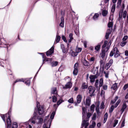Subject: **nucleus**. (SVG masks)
I'll use <instances>...</instances> for the list:
<instances>
[{
	"mask_svg": "<svg viewBox=\"0 0 128 128\" xmlns=\"http://www.w3.org/2000/svg\"><path fill=\"white\" fill-rule=\"evenodd\" d=\"M92 115V114L90 112H88L87 113V116L88 118H89Z\"/></svg>",
	"mask_w": 128,
	"mask_h": 128,
	"instance_id": "69168bd1",
	"label": "nucleus"
},
{
	"mask_svg": "<svg viewBox=\"0 0 128 128\" xmlns=\"http://www.w3.org/2000/svg\"><path fill=\"white\" fill-rule=\"evenodd\" d=\"M62 102V100H59L57 102V104L58 106Z\"/></svg>",
	"mask_w": 128,
	"mask_h": 128,
	"instance_id": "774afa93",
	"label": "nucleus"
},
{
	"mask_svg": "<svg viewBox=\"0 0 128 128\" xmlns=\"http://www.w3.org/2000/svg\"><path fill=\"white\" fill-rule=\"evenodd\" d=\"M117 84L115 83L111 87V88L113 89L114 90H116L117 88Z\"/></svg>",
	"mask_w": 128,
	"mask_h": 128,
	"instance_id": "393cba45",
	"label": "nucleus"
},
{
	"mask_svg": "<svg viewBox=\"0 0 128 128\" xmlns=\"http://www.w3.org/2000/svg\"><path fill=\"white\" fill-rule=\"evenodd\" d=\"M51 124V122H50V123L49 127L48 128L47 126H46V124H44L43 125V128H50V126Z\"/></svg>",
	"mask_w": 128,
	"mask_h": 128,
	"instance_id": "e2e57ef3",
	"label": "nucleus"
},
{
	"mask_svg": "<svg viewBox=\"0 0 128 128\" xmlns=\"http://www.w3.org/2000/svg\"><path fill=\"white\" fill-rule=\"evenodd\" d=\"M98 72L97 70L96 72V74L94 75H90L89 77V78L90 79V82L92 83L94 82L95 81V79L96 78H97L99 76V74H98Z\"/></svg>",
	"mask_w": 128,
	"mask_h": 128,
	"instance_id": "7ed1b4c3",
	"label": "nucleus"
},
{
	"mask_svg": "<svg viewBox=\"0 0 128 128\" xmlns=\"http://www.w3.org/2000/svg\"><path fill=\"white\" fill-rule=\"evenodd\" d=\"M68 102L71 103H72L74 102L73 98H71L68 100Z\"/></svg>",
	"mask_w": 128,
	"mask_h": 128,
	"instance_id": "3c124183",
	"label": "nucleus"
},
{
	"mask_svg": "<svg viewBox=\"0 0 128 128\" xmlns=\"http://www.w3.org/2000/svg\"><path fill=\"white\" fill-rule=\"evenodd\" d=\"M121 2V0H119L117 2L118 6H116L117 8H118L120 6V4Z\"/></svg>",
	"mask_w": 128,
	"mask_h": 128,
	"instance_id": "49530a36",
	"label": "nucleus"
},
{
	"mask_svg": "<svg viewBox=\"0 0 128 128\" xmlns=\"http://www.w3.org/2000/svg\"><path fill=\"white\" fill-rule=\"evenodd\" d=\"M108 43V41L107 40H105L104 42V44H103V46L102 47V49L104 48H105L107 44Z\"/></svg>",
	"mask_w": 128,
	"mask_h": 128,
	"instance_id": "4c0bfd02",
	"label": "nucleus"
},
{
	"mask_svg": "<svg viewBox=\"0 0 128 128\" xmlns=\"http://www.w3.org/2000/svg\"><path fill=\"white\" fill-rule=\"evenodd\" d=\"M82 49L80 48H78L76 49V51L77 53H78L81 52Z\"/></svg>",
	"mask_w": 128,
	"mask_h": 128,
	"instance_id": "a18cd8bd",
	"label": "nucleus"
},
{
	"mask_svg": "<svg viewBox=\"0 0 128 128\" xmlns=\"http://www.w3.org/2000/svg\"><path fill=\"white\" fill-rule=\"evenodd\" d=\"M108 117V114L107 112H106L104 116V119L103 121V123H104L106 122Z\"/></svg>",
	"mask_w": 128,
	"mask_h": 128,
	"instance_id": "5701e85b",
	"label": "nucleus"
},
{
	"mask_svg": "<svg viewBox=\"0 0 128 128\" xmlns=\"http://www.w3.org/2000/svg\"><path fill=\"white\" fill-rule=\"evenodd\" d=\"M72 84L71 82H68L65 85V86L63 87V88L64 89L70 88L72 86Z\"/></svg>",
	"mask_w": 128,
	"mask_h": 128,
	"instance_id": "6e6552de",
	"label": "nucleus"
},
{
	"mask_svg": "<svg viewBox=\"0 0 128 128\" xmlns=\"http://www.w3.org/2000/svg\"><path fill=\"white\" fill-rule=\"evenodd\" d=\"M104 74L105 75L106 78H108V77L109 74L108 72L106 73L105 71L104 72Z\"/></svg>",
	"mask_w": 128,
	"mask_h": 128,
	"instance_id": "bf43d9fd",
	"label": "nucleus"
},
{
	"mask_svg": "<svg viewBox=\"0 0 128 128\" xmlns=\"http://www.w3.org/2000/svg\"><path fill=\"white\" fill-rule=\"evenodd\" d=\"M112 28H111L108 29V30L107 32L109 33V34H110L112 31Z\"/></svg>",
	"mask_w": 128,
	"mask_h": 128,
	"instance_id": "864d4df0",
	"label": "nucleus"
},
{
	"mask_svg": "<svg viewBox=\"0 0 128 128\" xmlns=\"http://www.w3.org/2000/svg\"><path fill=\"white\" fill-rule=\"evenodd\" d=\"M54 52V48L52 47L46 52V55L47 56L51 55Z\"/></svg>",
	"mask_w": 128,
	"mask_h": 128,
	"instance_id": "1a4fd4ad",
	"label": "nucleus"
},
{
	"mask_svg": "<svg viewBox=\"0 0 128 128\" xmlns=\"http://www.w3.org/2000/svg\"><path fill=\"white\" fill-rule=\"evenodd\" d=\"M99 16V14H98L97 13H96L93 17V19L94 20H95L97 19Z\"/></svg>",
	"mask_w": 128,
	"mask_h": 128,
	"instance_id": "c756f323",
	"label": "nucleus"
},
{
	"mask_svg": "<svg viewBox=\"0 0 128 128\" xmlns=\"http://www.w3.org/2000/svg\"><path fill=\"white\" fill-rule=\"evenodd\" d=\"M62 40L65 42H67V41L66 40V38L64 36L62 35Z\"/></svg>",
	"mask_w": 128,
	"mask_h": 128,
	"instance_id": "4d7b16f0",
	"label": "nucleus"
},
{
	"mask_svg": "<svg viewBox=\"0 0 128 128\" xmlns=\"http://www.w3.org/2000/svg\"><path fill=\"white\" fill-rule=\"evenodd\" d=\"M114 54V57L115 58H117L120 56L119 52L117 47H115L112 50Z\"/></svg>",
	"mask_w": 128,
	"mask_h": 128,
	"instance_id": "20e7f679",
	"label": "nucleus"
},
{
	"mask_svg": "<svg viewBox=\"0 0 128 128\" xmlns=\"http://www.w3.org/2000/svg\"><path fill=\"white\" fill-rule=\"evenodd\" d=\"M98 80H96V81L95 83V86L96 88L98 87Z\"/></svg>",
	"mask_w": 128,
	"mask_h": 128,
	"instance_id": "37998d69",
	"label": "nucleus"
},
{
	"mask_svg": "<svg viewBox=\"0 0 128 128\" xmlns=\"http://www.w3.org/2000/svg\"><path fill=\"white\" fill-rule=\"evenodd\" d=\"M52 102H55L57 100V98L54 96L52 98Z\"/></svg>",
	"mask_w": 128,
	"mask_h": 128,
	"instance_id": "09e8293b",
	"label": "nucleus"
},
{
	"mask_svg": "<svg viewBox=\"0 0 128 128\" xmlns=\"http://www.w3.org/2000/svg\"><path fill=\"white\" fill-rule=\"evenodd\" d=\"M113 61L112 59H111L110 60L109 62L106 64L105 66V68L106 70H108L110 67V66L113 63Z\"/></svg>",
	"mask_w": 128,
	"mask_h": 128,
	"instance_id": "0eeeda50",
	"label": "nucleus"
},
{
	"mask_svg": "<svg viewBox=\"0 0 128 128\" xmlns=\"http://www.w3.org/2000/svg\"><path fill=\"white\" fill-rule=\"evenodd\" d=\"M114 105H112L111 106L109 110V112L110 113H111L113 111L114 109Z\"/></svg>",
	"mask_w": 128,
	"mask_h": 128,
	"instance_id": "72a5a7b5",
	"label": "nucleus"
},
{
	"mask_svg": "<svg viewBox=\"0 0 128 128\" xmlns=\"http://www.w3.org/2000/svg\"><path fill=\"white\" fill-rule=\"evenodd\" d=\"M38 108V112L39 114L40 115H42L44 112V110L43 107L42 106H37Z\"/></svg>",
	"mask_w": 128,
	"mask_h": 128,
	"instance_id": "39448f33",
	"label": "nucleus"
},
{
	"mask_svg": "<svg viewBox=\"0 0 128 128\" xmlns=\"http://www.w3.org/2000/svg\"><path fill=\"white\" fill-rule=\"evenodd\" d=\"M38 124H42V123L43 121V119L42 118H38Z\"/></svg>",
	"mask_w": 128,
	"mask_h": 128,
	"instance_id": "ea45409f",
	"label": "nucleus"
},
{
	"mask_svg": "<svg viewBox=\"0 0 128 128\" xmlns=\"http://www.w3.org/2000/svg\"><path fill=\"white\" fill-rule=\"evenodd\" d=\"M82 119H84L85 117L86 112V109L84 107H82Z\"/></svg>",
	"mask_w": 128,
	"mask_h": 128,
	"instance_id": "f8f14e48",
	"label": "nucleus"
},
{
	"mask_svg": "<svg viewBox=\"0 0 128 128\" xmlns=\"http://www.w3.org/2000/svg\"><path fill=\"white\" fill-rule=\"evenodd\" d=\"M113 24L112 22H109L108 24V26L109 28H112L113 26Z\"/></svg>",
	"mask_w": 128,
	"mask_h": 128,
	"instance_id": "473e14b6",
	"label": "nucleus"
},
{
	"mask_svg": "<svg viewBox=\"0 0 128 128\" xmlns=\"http://www.w3.org/2000/svg\"><path fill=\"white\" fill-rule=\"evenodd\" d=\"M8 115V114H6L5 115L4 114H2L1 115V117L2 119L5 122L6 121H5V116H7Z\"/></svg>",
	"mask_w": 128,
	"mask_h": 128,
	"instance_id": "2f4dec72",
	"label": "nucleus"
},
{
	"mask_svg": "<svg viewBox=\"0 0 128 128\" xmlns=\"http://www.w3.org/2000/svg\"><path fill=\"white\" fill-rule=\"evenodd\" d=\"M128 87V84H125L123 87V88L124 90H125Z\"/></svg>",
	"mask_w": 128,
	"mask_h": 128,
	"instance_id": "5fc2aeb1",
	"label": "nucleus"
},
{
	"mask_svg": "<svg viewBox=\"0 0 128 128\" xmlns=\"http://www.w3.org/2000/svg\"><path fill=\"white\" fill-rule=\"evenodd\" d=\"M78 69H74L73 73L74 76L76 75L78 73Z\"/></svg>",
	"mask_w": 128,
	"mask_h": 128,
	"instance_id": "7c9ffc66",
	"label": "nucleus"
},
{
	"mask_svg": "<svg viewBox=\"0 0 128 128\" xmlns=\"http://www.w3.org/2000/svg\"><path fill=\"white\" fill-rule=\"evenodd\" d=\"M109 49V48H108L107 47L105 49H103L102 50V53L100 54L101 58H103L104 57L106 52H107Z\"/></svg>",
	"mask_w": 128,
	"mask_h": 128,
	"instance_id": "423d86ee",
	"label": "nucleus"
},
{
	"mask_svg": "<svg viewBox=\"0 0 128 128\" xmlns=\"http://www.w3.org/2000/svg\"><path fill=\"white\" fill-rule=\"evenodd\" d=\"M30 80H26L25 82V83L27 85L29 86L30 85Z\"/></svg>",
	"mask_w": 128,
	"mask_h": 128,
	"instance_id": "a19ab883",
	"label": "nucleus"
},
{
	"mask_svg": "<svg viewBox=\"0 0 128 128\" xmlns=\"http://www.w3.org/2000/svg\"><path fill=\"white\" fill-rule=\"evenodd\" d=\"M24 82V80L23 79H17L14 82V83H16V82Z\"/></svg>",
	"mask_w": 128,
	"mask_h": 128,
	"instance_id": "79ce46f5",
	"label": "nucleus"
},
{
	"mask_svg": "<svg viewBox=\"0 0 128 128\" xmlns=\"http://www.w3.org/2000/svg\"><path fill=\"white\" fill-rule=\"evenodd\" d=\"M91 98L89 97H88L87 98L86 100V106H90V104Z\"/></svg>",
	"mask_w": 128,
	"mask_h": 128,
	"instance_id": "9d476101",
	"label": "nucleus"
},
{
	"mask_svg": "<svg viewBox=\"0 0 128 128\" xmlns=\"http://www.w3.org/2000/svg\"><path fill=\"white\" fill-rule=\"evenodd\" d=\"M103 41H102L100 43L98 44V45L96 46L95 48V49L97 51L99 50L101 44L102 43Z\"/></svg>",
	"mask_w": 128,
	"mask_h": 128,
	"instance_id": "ddd939ff",
	"label": "nucleus"
},
{
	"mask_svg": "<svg viewBox=\"0 0 128 128\" xmlns=\"http://www.w3.org/2000/svg\"><path fill=\"white\" fill-rule=\"evenodd\" d=\"M114 124L113 126L114 127H115L118 122V120H114Z\"/></svg>",
	"mask_w": 128,
	"mask_h": 128,
	"instance_id": "c03bdc74",
	"label": "nucleus"
},
{
	"mask_svg": "<svg viewBox=\"0 0 128 128\" xmlns=\"http://www.w3.org/2000/svg\"><path fill=\"white\" fill-rule=\"evenodd\" d=\"M7 124H11V121L10 120V116H8V117L7 120Z\"/></svg>",
	"mask_w": 128,
	"mask_h": 128,
	"instance_id": "c9c22d12",
	"label": "nucleus"
},
{
	"mask_svg": "<svg viewBox=\"0 0 128 128\" xmlns=\"http://www.w3.org/2000/svg\"><path fill=\"white\" fill-rule=\"evenodd\" d=\"M114 54V52H113L112 50L111 51L110 54V57H112L113 56Z\"/></svg>",
	"mask_w": 128,
	"mask_h": 128,
	"instance_id": "338daca9",
	"label": "nucleus"
},
{
	"mask_svg": "<svg viewBox=\"0 0 128 128\" xmlns=\"http://www.w3.org/2000/svg\"><path fill=\"white\" fill-rule=\"evenodd\" d=\"M55 113V112L54 111L52 112L50 117V118L52 119H53L54 118Z\"/></svg>",
	"mask_w": 128,
	"mask_h": 128,
	"instance_id": "de8ad7c7",
	"label": "nucleus"
},
{
	"mask_svg": "<svg viewBox=\"0 0 128 128\" xmlns=\"http://www.w3.org/2000/svg\"><path fill=\"white\" fill-rule=\"evenodd\" d=\"M127 42H126L122 41L120 43V45L122 46L123 47L126 44Z\"/></svg>",
	"mask_w": 128,
	"mask_h": 128,
	"instance_id": "e433bc0d",
	"label": "nucleus"
},
{
	"mask_svg": "<svg viewBox=\"0 0 128 128\" xmlns=\"http://www.w3.org/2000/svg\"><path fill=\"white\" fill-rule=\"evenodd\" d=\"M18 127V125L17 123L16 122H14L12 128H17Z\"/></svg>",
	"mask_w": 128,
	"mask_h": 128,
	"instance_id": "f704fd0d",
	"label": "nucleus"
},
{
	"mask_svg": "<svg viewBox=\"0 0 128 128\" xmlns=\"http://www.w3.org/2000/svg\"><path fill=\"white\" fill-rule=\"evenodd\" d=\"M83 63V64L85 66H88L89 64L88 62L86 60H84Z\"/></svg>",
	"mask_w": 128,
	"mask_h": 128,
	"instance_id": "bb28decb",
	"label": "nucleus"
},
{
	"mask_svg": "<svg viewBox=\"0 0 128 128\" xmlns=\"http://www.w3.org/2000/svg\"><path fill=\"white\" fill-rule=\"evenodd\" d=\"M39 117L38 116L36 113V111H34L33 117L30 120V121H31V122L33 124H35L36 123L35 120L38 119Z\"/></svg>",
	"mask_w": 128,
	"mask_h": 128,
	"instance_id": "f03ea898",
	"label": "nucleus"
},
{
	"mask_svg": "<svg viewBox=\"0 0 128 128\" xmlns=\"http://www.w3.org/2000/svg\"><path fill=\"white\" fill-rule=\"evenodd\" d=\"M126 107L127 106L126 104L124 103L122 105V108L120 110V111L122 112V113L124 111V110L126 108Z\"/></svg>",
	"mask_w": 128,
	"mask_h": 128,
	"instance_id": "f3484780",
	"label": "nucleus"
},
{
	"mask_svg": "<svg viewBox=\"0 0 128 128\" xmlns=\"http://www.w3.org/2000/svg\"><path fill=\"white\" fill-rule=\"evenodd\" d=\"M110 34H109V33L107 32L106 33V34L105 35V37L106 39L107 40L108 39V38L109 35Z\"/></svg>",
	"mask_w": 128,
	"mask_h": 128,
	"instance_id": "0e129e2a",
	"label": "nucleus"
},
{
	"mask_svg": "<svg viewBox=\"0 0 128 128\" xmlns=\"http://www.w3.org/2000/svg\"><path fill=\"white\" fill-rule=\"evenodd\" d=\"M104 90H106L107 89L108 86L106 85H104L102 86Z\"/></svg>",
	"mask_w": 128,
	"mask_h": 128,
	"instance_id": "052dcab7",
	"label": "nucleus"
},
{
	"mask_svg": "<svg viewBox=\"0 0 128 128\" xmlns=\"http://www.w3.org/2000/svg\"><path fill=\"white\" fill-rule=\"evenodd\" d=\"M108 12L106 10H104L102 12V14L103 16H106Z\"/></svg>",
	"mask_w": 128,
	"mask_h": 128,
	"instance_id": "c85d7f7f",
	"label": "nucleus"
},
{
	"mask_svg": "<svg viewBox=\"0 0 128 128\" xmlns=\"http://www.w3.org/2000/svg\"><path fill=\"white\" fill-rule=\"evenodd\" d=\"M58 33L57 34V35L56 39V44L58 42H59L60 40V36H59L58 35Z\"/></svg>",
	"mask_w": 128,
	"mask_h": 128,
	"instance_id": "412c9836",
	"label": "nucleus"
},
{
	"mask_svg": "<svg viewBox=\"0 0 128 128\" xmlns=\"http://www.w3.org/2000/svg\"><path fill=\"white\" fill-rule=\"evenodd\" d=\"M104 108V103L103 102H102L100 106V109H103Z\"/></svg>",
	"mask_w": 128,
	"mask_h": 128,
	"instance_id": "603ef678",
	"label": "nucleus"
},
{
	"mask_svg": "<svg viewBox=\"0 0 128 128\" xmlns=\"http://www.w3.org/2000/svg\"><path fill=\"white\" fill-rule=\"evenodd\" d=\"M64 18L63 16H62L61 18V22L60 24V26L62 27L64 26Z\"/></svg>",
	"mask_w": 128,
	"mask_h": 128,
	"instance_id": "4468645a",
	"label": "nucleus"
},
{
	"mask_svg": "<svg viewBox=\"0 0 128 128\" xmlns=\"http://www.w3.org/2000/svg\"><path fill=\"white\" fill-rule=\"evenodd\" d=\"M78 63L77 62L74 65V69H78Z\"/></svg>",
	"mask_w": 128,
	"mask_h": 128,
	"instance_id": "8fccbe9b",
	"label": "nucleus"
},
{
	"mask_svg": "<svg viewBox=\"0 0 128 128\" xmlns=\"http://www.w3.org/2000/svg\"><path fill=\"white\" fill-rule=\"evenodd\" d=\"M94 106L95 105L94 104H92L90 108V110L91 111H93L94 110Z\"/></svg>",
	"mask_w": 128,
	"mask_h": 128,
	"instance_id": "680f3d73",
	"label": "nucleus"
},
{
	"mask_svg": "<svg viewBox=\"0 0 128 128\" xmlns=\"http://www.w3.org/2000/svg\"><path fill=\"white\" fill-rule=\"evenodd\" d=\"M116 5L115 4H114L111 7V11L112 12L114 13L115 10Z\"/></svg>",
	"mask_w": 128,
	"mask_h": 128,
	"instance_id": "cd10ccee",
	"label": "nucleus"
},
{
	"mask_svg": "<svg viewBox=\"0 0 128 128\" xmlns=\"http://www.w3.org/2000/svg\"><path fill=\"white\" fill-rule=\"evenodd\" d=\"M51 93L53 94H57L56 92V87L53 88L51 89Z\"/></svg>",
	"mask_w": 128,
	"mask_h": 128,
	"instance_id": "dca6fc26",
	"label": "nucleus"
},
{
	"mask_svg": "<svg viewBox=\"0 0 128 128\" xmlns=\"http://www.w3.org/2000/svg\"><path fill=\"white\" fill-rule=\"evenodd\" d=\"M127 12L126 11H124L123 12V16L124 18H125Z\"/></svg>",
	"mask_w": 128,
	"mask_h": 128,
	"instance_id": "6e6d98bb",
	"label": "nucleus"
},
{
	"mask_svg": "<svg viewBox=\"0 0 128 128\" xmlns=\"http://www.w3.org/2000/svg\"><path fill=\"white\" fill-rule=\"evenodd\" d=\"M96 114L95 113L94 114L92 118V120H95L96 118Z\"/></svg>",
	"mask_w": 128,
	"mask_h": 128,
	"instance_id": "13d9d810",
	"label": "nucleus"
},
{
	"mask_svg": "<svg viewBox=\"0 0 128 128\" xmlns=\"http://www.w3.org/2000/svg\"><path fill=\"white\" fill-rule=\"evenodd\" d=\"M58 62L57 61L52 62L51 63V66L52 67L55 66H57Z\"/></svg>",
	"mask_w": 128,
	"mask_h": 128,
	"instance_id": "b1692460",
	"label": "nucleus"
},
{
	"mask_svg": "<svg viewBox=\"0 0 128 128\" xmlns=\"http://www.w3.org/2000/svg\"><path fill=\"white\" fill-rule=\"evenodd\" d=\"M120 102V100H118L117 102H116V103L115 106H114V108H116L118 106V105L119 104Z\"/></svg>",
	"mask_w": 128,
	"mask_h": 128,
	"instance_id": "58836bf2",
	"label": "nucleus"
},
{
	"mask_svg": "<svg viewBox=\"0 0 128 128\" xmlns=\"http://www.w3.org/2000/svg\"><path fill=\"white\" fill-rule=\"evenodd\" d=\"M70 53L72 56L73 57H75L78 54L76 52H74L72 50H70Z\"/></svg>",
	"mask_w": 128,
	"mask_h": 128,
	"instance_id": "aec40b11",
	"label": "nucleus"
},
{
	"mask_svg": "<svg viewBox=\"0 0 128 128\" xmlns=\"http://www.w3.org/2000/svg\"><path fill=\"white\" fill-rule=\"evenodd\" d=\"M89 125V123L88 122H86L85 120H83V123L82 124V126L83 127L84 126H85L87 127Z\"/></svg>",
	"mask_w": 128,
	"mask_h": 128,
	"instance_id": "a211bd4d",
	"label": "nucleus"
},
{
	"mask_svg": "<svg viewBox=\"0 0 128 128\" xmlns=\"http://www.w3.org/2000/svg\"><path fill=\"white\" fill-rule=\"evenodd\" d=\"M99 82V86L100 87H101L102 86L103 84V80L102 78H100V80Z\"/></svg>",
	"mask_w": 128,
	"mask_h": 128,
	"instance_id": "a878e982",
	"label": "nucleus"
},
{
	"mask_svg": "<svg viewBox=\"0 0 128 128\" xmlns=\"http://www.w3.org/2000/svg\"><path fill=\"white\" fill-rule=\"evenodd\" d=\"M88 89L89 90V93L90 94V96L92 97L94 96L95 95L94 93L96 90L95 88L92 86H90L88 87Z\"/></svg>",
	"mask_w": 128,
	"mask_h": 128,
	"instance_id": "f257e3e1",
	"label": "nucleus"
},
{
	"mask_svg": "<svg viewBox=\"0 0 128 128\" xmlns=\"http://www.w3.org/2000/svg\"><path fill=\"white\" fill-rule=\"evenodd\" d=\"M42 58H43V62L42 63V64H44V61H48L49 60H50V58H47L46 56H45L44 55H42Z\"/></svg>",
	"mask_w": 128,
	"mask_h": 128,
	"instance_id": "6ab92c4d",
	"label": "nucleus"
},
{
	"mask_svg": "<svg viewBox=\"0 0 128 128\" xmlns=\"http://www.w3.org/2000/svg\"><path fill=\"white\" fill-rule=\"evenodd\" d=\"M82 98V95L80 94H79L76 97V100L78 104H79Z\"/></svg>",
	"mask_w": 128,
	"mask_h": 128,
	"instance_id": "9b49d317",
	"label": "nucleus"
},
{
	"mask_svg": "<svg viewBox=\"0 0 128 128\" xmlns=\"http://www.w3.org/2000/svg\"><path fill=\"white\" fill-rule=\"evenodd\" d=\"M88 86L86 85V84L85 82L83 83L81 86V88L82 89H84L86 88H87L88 87Z\"/></svg>",
	"mask_w": 128,
	"mask_h": 128,
	"instance_id": "4be33fe9",
	"label": "nucleus"
},
{
	"mask_svg": "<svg viewBox=\"0 0 128 128\" xmlns=\"http://www.w3.org/2000/svg\"><path fill=\"white\" fill-rule=\"evenodd\" d=\"M61 49L62 50V52L64 53H66V49L64 45L62 44L60 45Z\"/></svg>",
	"mask_w": 128,
	"mask_h": 128,
	"instance_id": "2eb2a0df",
	"label": "nucleus"
}]
</instances>
